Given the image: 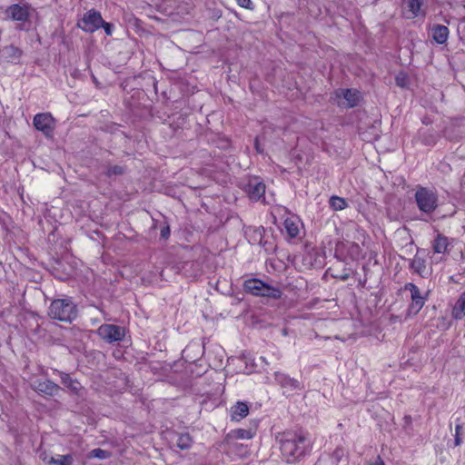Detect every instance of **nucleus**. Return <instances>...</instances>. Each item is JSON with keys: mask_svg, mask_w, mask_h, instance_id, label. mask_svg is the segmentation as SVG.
Wrapping results in <instances>:
<instances>
[{"mask_svg": "<svg viewBox=\"0 0 465 465\" xmlns=\"http://www.w3.org/2000/svg\"><path fill=\"white\" fill-rule=\"evenodd\" d=\"M73 462L74 458L71 454L51 457L47 461L48 465H73Z\"/></svg>", "mask_w": 465, "mask_h": 465, "instance_id": "a878e982", "label": "nucleus"}, {"mask_svg": "<svg viewBox=\"0 0 465 465\" xmlns=\"http://www.w3.org/2000/svg\"><path fill=\"white\" fill-rule=\"evenodd\" d=\"M278 438L282 455L288 463L301 460L312 450V441L303 431H284Z\"/></svg>", "mask_w": 465, "mask_h": 465, "instance_id": "f257e3e1", "label": "nucleus"}, {"mask_svg": "<svg viewBox=\"0 0 465 465\" xmlns=\"http://www.w3.org/2000/svg\"><path fill=\"white\" fill-rule=\"evenodd\" d=\"M365 282H366V280H363V282L360 281V284H361V286H364Z\"/></svg>", "mask_w": 465, "mask_h": 465, "instance_id": "79ce46f5", "label": "nucleus"}, {"mask_svg": "<svg viewBox=\"0 0 465 465\" xmlns=\"http://www.w3.org/2000/svg\"><path fill=\"white\" fill-rule=\"evenodd\" d=\"M396 84H397V85L403 87L405 85V79L403 77L401 78L400 76H397Z\"/></svg>", "mask_w": 465, "mask_h": 465, "instance_id": "e433bc0d", "label": "nucleus"}, {"mask_svg": "<svg viewBox=\"0 0 465 465\" xmlns=\"http://www.w3.org/2000/svg\"><path fill=\"white\" fill-rule=\"evenodd\" d=\"M183 357L186 361H195L199 357L204 353V345L199 342H191L183 351Z\"/></svg>", "mask_w": 465, "mask_h": 465, "instance_id": "4468645a", "label": "nucleus"}, {"mask_svg": "<svg viewBox=\"0 0 465 465\" xmlns=\"http://www.w3.org/2000/svg\"><path fill=\"white\" fill-rule=\"evenodd\" d=\"M448 238L440 233L437 235L433 242V251L437 253H444L448 248Z\"/></svg>", "mask_w": 465, "mask_h": 465, "instance_id": "b1692460", "label": "nucleus"}, {"mask_svg": "<svg viewBox=\"0 0 465 465\" xmlns=\"http://www.w3.org/2000/svg\"><path fill=\"white\" fill-rule=\"evenodd\" d=\"M111 457V453L103 449L97 448L94 449L89 453V458H96L99 460H105Z\"/></svg>", "mask_w": 465, "mask_h": 465, "instance_id": "7c9ffc66", "label": "nucleus"}, {"mask_svg": "<svg viewBox=\"0 0 465 465\" xmlns=\"http://www.w3.org/2000/svg\"><path fill=\"white\" fill-rule=\"evenodd\" d=\"M410 268L420 276L424 277V272L426 269V262L423 258L420 257L418 254L414 256L412 260L410 262Z\"/></svg>", "mask_w": 465, "mask_h": 465, "instance_id": "4be33fe9", "label": "nucleus"}, {"mask_svg": "<svg viewBox=\"0 0 465 465\" xmlns=\"http://www.w3.org/2000/svg\"><path fill=\"white\" fill-rule=\"evenodd\" d=\"M369 465H385L384 461L381 460L380 456H378L374 462L370 463Z\"/></svg>", "mask_w": 465, "mask_h": 465, "instance_id": "4c0bfd02", "label": "nucleus"}, {"mask_svg": "<svg viewBox=\"0 0 465 465\" xmlns=\"http://www.w3.org/2000/svg\"><path fill=\"white\" fill-rule=\"evenodd\" d=\"M264 232V228L263 227H260L259 229L256 230V232L262 236V233Z\"/></svg>", "mask_w": 465, "mask_h": 465, "instance_id": "ea45409f", "label": "nucleus"}, {"mask_svg": "<svg viewBox=\"0 0 465 465\" xmlns=\"http://www.w3.org/2000/svg\"><path fill=\"white\" fill-rule=\"evenodd\" d=\"M29 9L30 6L27 4H14L6 9V15L14 21L21 22L18 28L24 30L23 24L28 21L30 16Z\"/></svg>", "mask_w": 465, "mask_h": 465, "instance_id": "1a4fd4ad", "label": "nucleus"}, {"mask_svg": "<svg viewBox=\"0 0 465 465\" xmlns=\"http://www.w3.org/2000/svg\"><path fill=\"white\" fill-rule=\"evenodd\" d=\"M35 128L42 132L46 137H53L55 128V119L50 113L36 114L33 119Z\"/></svg>", "mask_w": 465, "mask_h": 465, "instance_id": "0eeeda50", "label": "nucleus"}, {"mask_svg": "<svg viewBox=\"0 0 465 465\" xmlns=\"http://www.w3.org/2000/svg\"><path fill=\"white\" fill-rule=\"evenodd\" d=\"M341 279L342 281H346L347 279H349V274L341 275Z\"/></svg>", "mask_w": 465, "mask_h": 465, "instance_id": "a19ab883", "label": "nucleus"}, {"mask_svg": "<svg viewBox=\"0 0 465 465\" xmlns=\"http://www.w3.org/2000/svg\"><path fill=\"white\" fill-rule=\"evenodd\" d=\"M22 50L10 45L0 49V59L3 62L17 64L22 56Z\"/></svg>", "mask_w": 465, "mask_h": 465, "instance_id": "f8f14e48", "label": "nucleus"}, {"mask_svg": "<svg viewBox=\"0 0 465 465\" xmlns=\"http://www.w3.org/2000/svg\"><path fill=\"white\" fill-rule=\"evenodd\" d=\"M419 136H420V142L424 145H428V146L434 145L438 140V135L432 132L428 131V130L420 129L419 131Z\"/></svg>", "mask_w": 465, "mask_h": 465, "instance_id": "5701e85b", "label": "nucleus"}, {"mask_svg": "<svg viewBox=\"0 0 465 465\" xmlns=\"http://www.w3.org/2000/svg\"><path fill=\"white\" fill-rule=\"evenodd\" d=\"M249 413V405L247 402L237 401L230 409V416L232 420L240 421Z\"/></svg>", "mask_w": 465, "mask_h": 465, "instance_id": "dca6fc26", "label": "nucleus"}, {"mask_svg": "<svg viewBox=\"0 0 465 465\" xmlns=\"http://www.w3.org/2000/svg\"><path fill=\"white\" fill-rule=\"evenodd\" d=\"M414 197L419 210L425 214H431L439 206L438 193L432 189L418 186Z\"/></svg>", "mask_w": 465, "mask_h": 465, "instance_id": "20e7f679", "label": "nucleus"}, {"mask_svg": "<svg viewBox=\"0 0 465 465\" xmlns=\"http://www.w3.org/2000/svg\"><path fill=\"white\" fill-rule=\"evenodd\" d=\"M275 380L283 388L291 390H298L301 388L300 381L298 380L291 378L284 373L276 372Z\"/></svg>", "mask_w": 465, "mask_h": 465, "instance_id": "a211bd4d", "label": "nucleus"}, {"mask_svg": "<svg viewBox=\"0 0 465 465\" xmlns=\"http://www.w3.org/2000/svg\"><path fill=\"white\" fill-rule=\"evenodd\" d=\"M103 25V17L100 12L91 9L87 11L84 17L78 22L77 25L86 33H94Z\"/></svg>", "mask_w": 465, "mask_h": 465, "instance_id": "6e6552de", "label": "nucleus"}, {"mask_svg": "<svg viewBox=\"0 0 465 465\" xmlns=\"http://www.w3.org/2000/svg\"><path fill=\"white\" fill-rule=\"evenodd\" d=\"M101 27L104 28V30L107 35H111L113 34V29H114L113 24L107 23L103 19V25H101Z\"/></svg>", "mask_w": 465, "mask_h": 465, "instance_id": "72a5a7b5", "label": "nucleus"}, {"mask_svg": "<svg viewBox=\"0 0 465 465\" xmlns=\"http://www.w3.org/2000/svg\"><path fill=\"white\" fill-rule=\"evenodd\" d=\"M78 310L71 297L54 300L48 309V316L53 320L71 323L77 318Z\"/></svg>", "mask_w": 465, "mask_h": 465, "instance_id": "f03ea898", "label": "nucleus"}, {"mask_svg": "<svg viewBox=\"0 0 465 465\" xmlns=\"http://www.w3.org/2000/svg\"><path fill=\"white\" fill-rule=\"evenodd\" d=\"M32 389L40 395L53 397L58 394L62 388L51 380H36L32 384Z\"/></svg>", "mask_w": 465, "mask_h": 465, "instance_id": "9d476101", "label": "nucleus"}, {"mask_svg": "<svg viewBox=\"0 0 465 465\" xmlns=\"http://www.w3.org/2000/svg\"><path fill=\"white\" fill-rule=\"evenodd\" d=\"M245 292L253 296L280 299L282 292L280 288L270 285L258 278H251L243 282Z\"/></svg>", "mask_w": 465, "mask_h": 465, "instance_id": "7ed1b4c3", "label": "nucleus"}, {"mask_svg": "<svg viewBox=\"0 0 465 465\" xmlns=\"http://www.w3.org/2000/svg\"><path fill=\"white\" fill-rule=\"evenodd\" d=\"M423 0H403L405 8L411 13L412 17H417L420 14V6Z\"/></svg>", "mask_w": 465, "mask_h": 465, "instance_id": "bb28decb", "label": "nucleus"}, {"mask_svg": "<svg viewBox=\"0 0 465 465\" xmlns=\"http://www.w3.org/2000/svg\"><path fill=\"white\" fill-rule=\"evenodd\" d=\"M176 446L181 450H188L191 448L193 440L189 433L176 434Z\"/></svg>", "mask_w": 465, "mask_h": 465, "instance_id": "393cba45", "label": "nucleus"}, {"mask_svg": "<svg viewBox=\"0 0 465 465\" xmlns=\"http://www.w3.org/2000/svg\"><path fill=\"white\" fill-rule=\"evenodd\" d=\"M244 191L252 201H259L264 196L265 184L258 178H252L245 184Z\"/></svg>", "mask_w": 465, "mask_h": 465, "instance_id": "9b49d317", "label": "nucleus"}, {"mask_svg": "<svg viewBox=\"0 0 465 465\" xmlns=\"http://www.w3.org/2000/svg\"><path fill=\"white\" fill-rule=\"evenodd\" d=\"M463 434V423L461 422L460 418L456 419V426H455V434H454V446H460L462 443V436Z\"/></svg>", "mask_w": 465, "mask_h": 465, "instance_id": "c85d7f7f", "label": "nucleus"}, {"mask_svg": "<svg viewBox=\"0 0 465 465\" xmlns=\"http://www.w3.org/2000/svg\"><path fill=\"white\" fill-rule=\"evenodd\" d=\"M331 208L334 211H341L347 207V202L344 198L339 196H331L329 201Z\"/></svg>", "mask_w": 465, "mask_h": 465, "instance_id": "cd10ccee", "label": "nucleus"}, {"mask_svg": "<svg viewBox=\"0 0 465 465\" xmlns=\"http://www.w3.org/2000/svg\"><path fill=\"white\" fill-rule=\"evenodd\" d=\"M254 434L255 432L252 430L235 429L226 435V440H250L253 438Z\"/></svg>", "mask_w": 465, "mask_h": 465, "instance_id": "6ab92c4d", "label": "nucleus"}, {"mask_svg": "<svg viewBox=\"0 0 465 465\" xmlns=\"http://www.w3.org/2000/svg\"><path fill=\"white\" fill-rule=\"evenodd\" d=\"M432 39L439 45H443L449 37V28L442 25H434L431 29Z\"/></svg>", "mask_w": 465, "mask_h": 465, "instance_id": "f3484780", "label": "nucleus"}, {"mask_svg": "<svg viewBox=\"0 0 465 465\" xmlns=\"http://www.w3.org/2000/svg\"><path fill=\"white\" fill-rule=\"evenodd\" d=\"M254 147H255L257 153H262V149L260 146V143H259V140L257 137L254 140Z\"/></svg>", "mask_w": 465, "mask_h": 465, "instance_id": "58836bf2", "label": "nucleus"}, {"mask_svg": "<svg viewBox=\"0 0 465 465\" xmlns=\"http://www.w3.org/2000/svg\"><path fill=\"white\" fill-rule=\"evenodd\" d=\"M345 450L341 447H337L332 454H331V460L333 462L335 463H339L340 461L342 460V459L345 457Z\"/></svg>", "mask_w": 465, "mask_h": 465, "instance_id": "2f4dec72", "label": "nucleus"}, {"mask_svg": "<svg viewBox=\"0 0 465 465\" xmlns=\"http://www.w3.org/2000/svg\"><path fill=\"white\" fill-rule=\"evenodd\" d=\"M54 372L57 373L61 378V382L67 387L74 394L78 395L82 389L80 382L77 380L72 379L69 373L54 370Z\"/></svg>", "mask_w": 465, "mask_h": 465, "instance_id": "2eb2a0df", "label": "nucleus"}, {"mask_svg": "<svg viewBox=\"0 0 465 465\" xmlns=\"http://www.w3.org/2000/svg\"><path fill=\"white\" fill-rule=\"evenodd\" d=\"M338 98H343L346 101V107L353 108L358 105L361 98V93L355 89H339L336 92Z\"/></svg>", "mask_w": 465, "mask_h": 465, "instance_id": "ddd939ff", "label": "nucleus"}, {"mask_svg": "<svg viewBox=\"0 0 465 465\" xmlns=\"http://www.w3.org/2000/svg\"><path fill=\"white\" fill-rule=\"evenodd\" d=\"M193 267H196V272H197L199 271V264L197 262H185L183 264L182 270L184 272V273H186V272L188 271L189 268H193Z\"/></svg>", "mask_w": 465, "mask_h": 465, "instance_id": "f704fd0d", "label": "nucleus"}, {"mask_svg": "<svg viewBox=\"0 0 465 465\" xmlns=\"http://www.w3.org/2000/svg\"><path fill=\"white\" fill-rule=\"evenodd\" d=\"M125 170H126V168L122 165L108 166L106 168L104 174L109 178H111L113 176H120L125 173Z\"/></svg>", "mask_w": 465, "mask_h": 465, "instance_id": "c756f323", "label": "nucleus"}, {"mask_svg": "<svg viewBox=\"0 0 465 465\" xmlns=\"http://www.w3.org/2000/svg\"><path fill=\"white\" fill-rule=\"evenodd\" d=\"M239 6L248 9V10H253L254 5L251 0H236Z\"/></svg>", "mask_w": 465, "mask_h": 465, "instance_id": "473e14b6", "label": "nucleus"}, {"mask_svg": "<svg viewBox=\"0 0 465 465\" xmlns=\"http://www.w3.org/2000/svg\"><path fill=\"white\" fill-rule=\"evenodd\" d=\"M452 317L456 320H461L465 317V291L459 296L452 309Z\"/></svg>", "mask_w": 465, "mask_h": 465, "instance_id": "aec40b11", "label": "nucleus"}, {"mask_svg": "<svg viewBox=\"0 0 465 465\" xmlns=\"http://www.w3.org/2000/svg\"><path fill=\"white\" fill-rule=\"evenodd\" d=\"M161 237L163 239H168L170 236V228L168 225H164L161 228L160 232Z\"/></svg>", "mask_w": 465, "mask_h": 465, "instance_id": "c9c22d12", "label": "nucleus"}, {"mask_svg": "<svg viewBox=\"0 0 465 465\" xmlns=\"http://www.w3.org/2000/svg\"><path fill=\"white\" fill-rule=\"evenodd\" d=\"M404 290L411 292V303L408 307V314H418L428 299V292L422 295L418 286L412 282H407L404 285Z\"/></svg>", "mask_w": 465, "mask_h": 465, "instance_id": "39448f33", "label": "nucleus"}, {"mask_svg": "<svg viewBox=\"0 0 465 465\" xmlns=\"http://www.w3.org/2000/svg\"><path fill=\"white\" fill-rule=\"evenodd\" d=\"M286 233L291 238H295L300 232L299 221L293 218H287L283 223Z\"/></svg>", "mask_w": 465, "mask_h": 465, "instance_id": "412c9836", "label": "nucleus"}, {"mask_svg": "<svg viewBox=\"0 0 465 465\" xmlns=\"http://www.w3.org/2000/svg\"><path fill=\"white\" fill-rule=\"evenodd\" d=\"M96 331L98 336L107 343L121 341L125 336L124 328L114 324H102Z\"/></svg>", "mask_w": 465, "mask_h": 465, "instance_id": "423d86ee", "label": "nucleus"}]
</instances>
